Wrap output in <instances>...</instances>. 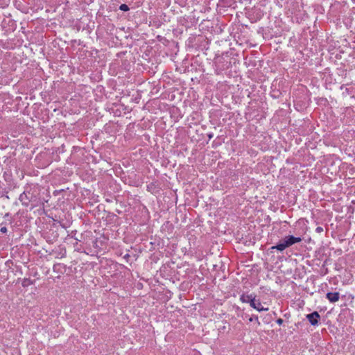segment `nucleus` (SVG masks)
<instances>
[{"instance_id":"1","label":"nucleus","mask_w":355,"mask_h":355,"mask_svg":"<svg viewBox=\"0 0 355 355\" xmlns=\"http://www.w3.org/2000/svg\"><path fill=\"white\" fill-rule=\"evenodd\" d=\"M302 241L300 237H295L292 235L286 236L284 240L279 242L275 246H272V249H276L280 252L284 251L286 248L293 245L295 243H300Z\"/></svg>"},{"instance_id":"2","label":"nucleus","mask_w":355,"mask_h":355,"mask_svg":"<svg viewBox=\"0 0 355 355\" xmlns=\"http://www.w3.org/2000/svg\"><path fill=\"white\" fill-rule=\"evenodd\" d=\"M306 317L310 324L313 326L318 325L319 320H320V315L318 311H314L311 313L307 314Z\"/></svg>"},{"instance_id":"6","label":"nucleus","mask_w":355,"mask_h":355,"mask_svg":"<svg viewBox=\"0 0 355 355\" xmlns=\"http://www.w3.org/2000/svg\"><path fill=\"white\" fill-rule=\"evenodd\" d=\"M119 9L122 11H128L129 10V7L128 5L126 4H121L120 6H119Z\"/></svg>"},{"instance_id":"5","label":"nucleus","mask_w":355,"mask_h":355,"mask_svg":"<svg viewBox=\"0 0 355 355\" xmlns=\"http://www.w3.org/2000/svg\"><path fill=\"white\" fill-rule=\"evenodd\" d=\"M255 298V295L250 294V295H245L243 294L240 297V301L243 303H250V305L251 306L252 301L254 300Z\"/></svg>"},{"instance_id":"10","label":"nucleus","mask_w":355,"mask_h":355,"mask_svg":"<svg viewBox=\"0 0 355 355\" xmlns=\"http://www.w3.org/2000/svg\"><path fill=\"white\" fill-rule=\"evenodd\" d=\"M277 323L278 324H282L283 323V320L282 318H279L277 320Z\"/></svg>"},{"instance_id":"7","label":"nucleus","mask_w":355,"mask_h":355,"mask_svg":"<svg viewBox=\"0 0 355 355\" xmlns=\"http://www.w3.org/2000/svg\"><path fill=\"white\" fill-rule=\"evenodd\" d=\"M254 320H255L257 322L258 325H260V322L259 320L258 316L251 317L249 318L250 322H252Z\"/></svg>"},{"instance_id":"4","label":"nucleus","mask_w":355,"mask_h":355,"mask_svg":"<svg viewBox=\"0 0 355 355\" xmlns=\"http://www.w3.org/2000/svg\"><path fill=\"white\" fill-rule=\"evenodd\" d=\"M250 306L252 307L253 309H256L258 311H268V308H264L261 305V302L259 300L256 301L255 299L252 301Z\"/></svg>"},{"instance_id":"8","label":"nucleus","mask_w":355,"mask_h":355,"mask_svg":"<svg viewBox=\"0 0 355 355\" xmlns=\"http://www.w3.org/2000/svg\"><path fill=\"white\" fill-rule=\"evenodd\" d=\"M316 232L321 233L323 232V228L322 227H318L315 229Z\"/></svg>"},{"instance_id":"9","label":"nucleus","mask_w":355,"mask_h":355,"mask_svg":"<svg viewBox=\"0 0 355 355\" xmlns=\"http://www.w3.org/2000/svg\"><path fill=\"white\" fill-rule=\"evenodd\" d=\"M0 231L2 233H6L7 232V228L6 227H2L1 229H0Z\"/></svg>"},{"instance_id":"3","label":"nucleus","mask_w":355,"mask_h":355,"mask_svg":"<svg viewBox=\"0 0 355 355\" xmlns=\"http://www.w3.org/2000/svg\"><path fill=\"white\" fill-rule=\"evenodd\" d=\"M326 297L330 302L335 303L339 300L340 294L338 292H329L327 293Z\"/></svg>"}]
</instances>
